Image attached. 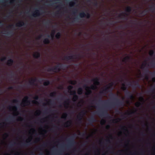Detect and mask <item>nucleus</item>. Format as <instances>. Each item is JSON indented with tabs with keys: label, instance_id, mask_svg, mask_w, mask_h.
Here are the masks:
<instances>
[{
	"label": "nucleus",
	"instance_id": "1",
	"mask_svg": "<svg viewBox=\"0 0 155 155\" xmlns=\"http://www.w3.org/2000/svg\"><path fill=\"white\" fill-rule=\"evenodd\" d=\"M118 95L112 93H111L109 95V97L114 99L115 101H110L102 100L101 99L98 100L100 103H103L104 105V107L102 108L101 110L96 111L94 113L101 117H110V116L108 113V110L114 108L115 107H118L124 105V104L123 101H120L117 97Z\"/></svg>",
	"mask_w": 155,
	"mask_h": 155
},
{
	"label": "nucleus",
	"instance_id": "2",
	"mask_svg": "<svg viewBox=\"0 0 155 155\" xmlns=\"http://www.w3.org/2000/svg\"><path fill=\"white\" fill-rule=\"evenodd\" d=\"M89 31V26H88V85L89 83V79L88 77H89V71H88V67L89 65L88 64V63L89 62V42L88 41V39H89V34L88 33V32ZM90 88H91V89L92 90H95L97 89V87L96 85H95L94 84H92L91 85L90 87L88 85V95L90 94V93L91 92V91L90 90Z\"/></svg>",
	"mask_w": 155,
	"mask_h": 155
},
{
	"label": "nucleus",
	"instance_id": "3",
	"mask_svg": "<svg viewBox=\"0 0 155 155\" xmlns=\"http://www.w3.org/2000/svg\"><path fill=\"white\" fill-rule=\"evenodd\" d=\"M64 66L61 64H59L58 65L54 67L48 68L47 70L48 72L53 71L56 73L60 71L61 69L64 70Z\"/></svg>",
	"mask_w": 155,
	"mask_h": 155
},
{
	"label": "nucleus",
	"instance_id": "4",
	"mask_svg": "<svg viewBox=\"0 0 155 155\" xmlns=\"http://www.w3.org/2000/svg\"><path fill=\"white\" fill-rule=\"evenodd\" d=\"M132 11V8L130 6H128L126 8L125 10V11L127 12H128L129 13L128 14L127 13H120L118 16V17L119 18H121L122 19H124L126 20H128V18L127 16H128L130 14V13Z\"/></svg>",
	"mask_w": 155,
	"mask_h": 155
},
{
	"label": "nucleus",
	"instance_id": "5",
	"mask_svg": "<svg viewBox=\"0 0 155 155\" xmlns=\"http://www.w3.org/2000/svg\"><path fill=\"white\" fill-rule=\"evenodd\" d=\"M121 89L123 91H126L125 92V95L128 98L131 100H133L134 99V97L132 93L127 90V87L126 86H122Z\"/></svg>",
	"mask_w": 155,
	"mask_h": 155
},
{
	"label": "nucleus",
	"instance_id": "6",
	"mask_svg": "<svg viewBox=\"0 0 155 155\" xmlns=\"http://www.w3.org/2000/svg\"><path fill=\"white\" fill-rule=\"evenodd\" d=\"M86 16V14L82 11L79 13L78 15L74 18V21L75 22H78L80 20V18H83Z\"/></svg>",
	"mask_w": 155,
	"mask_h": 155
},
{
	"label": "nucleus",
	"instance_id": "7",
	"mask_svg": "<svg viewBox=\"0 0 155 155\" xmlns=\"http://www.w3.org/2000/svg\"><path fill=\"white\" fill-rule=\"evenodd\" d=\"M76 134H74L73 136L69 138L67 140L68 143V146H72L74 145L75 144V141L74 138L76 136Z\"/></svg>",
	"mask_w": 155,
	"mask_h": 155
},
{
	"label": "nucleus",
	"instance_id": "8",
	"mask_svg": "<svg viewBox=\"0 0 155 155\" xmlns=\"http://www.w3.org/2000/svg\"><path fill=\"white\" fill-rule=\"evenodd\" d=\"M28 98L29 97L28 96H25L24 97L21 104L22 106H25L30 104V101L28 100Z\"/></svg>",
	"mask_w": 155,
	"mask_h": 155
},
{
	"label": "nucleus",
	"instance_id": "9",
	"mask_svg": "<svg viewBox=\"0 0 155 155\" xmlns=\"http://www.w3.org/2000/svg\"><path fill=\"white\" fill-rule=\"evenodd\" d=\"M133 82L135 84L134 85H132V82L131 81L127 82V85L132 86L133 87L134 89H136L137 87H141L140 85L139 84V81H133Z\"/></svg>",
	"mask_w": 155,
	"mask_h": 155
},
{
	"label": "nucleus",
	"instance_id": "10",
	"mask_svg": "<svg viewBox=\"0 0 155 155\" xmlns=\"http://www.w3.org/2000/svg\"><path fill=\"white\" fill-rule=\"evenodd\" d=\"M85 114V112L83 110L79 113L77 117V120L78 122H81L83 116Z\"/></svg>",
	"mask_w": 155,
	"mask_h": 155
},
{
	"label": "nucleus",
	"instance_id": "11",
	"mask_svg": "<svg viewBox=\"0 0 155 155\" xmlns=\"http://www.w3.org/2000/svg\"><path fill=\"white\" fill-rule=\"evenodd\" d=\"M92 81L93 82V84L97 87L100 84V78L98 77H96L92 80Z\"/></svg>",
	"mask_w": 155,
	"mask_h": 155
},
{
	"label": "nucleus",
	"instance_id": "12",
	"mask_svg": "<svg viewBox=\"0 0 155 155\" xmlns=\"http://www.w3.org/2000/svg\"><path fill=\"white\" fill-rule=\"evenodd\" d=\"M40 12L38 9H36L34 12L30 16L31 18H32V17H35L39 16L40 15Z\"/></svg>",
	"mask_w": 155,
	"mask_h": 155
},
{
	"label": "nucleus",
	"instance_id": "13",
	"mask_svg": "<svg viewBox=\"0 0 155 155\" xmlns=\"http://www.w3.org/2000/svg\"><path fill=\"white\" fill-rule=\"evenodd\" d=\"M93 38L94 41L95 43V46L94 48L95 49H96V46L101 43V41H100L99 38L97 37L95 35L94 36Z\"/></svg>",
	"mask_w": 155,
	"mask_h": 155
},
{
	"label": "nucleus",
	"instance_id": "14",
	"mask_svg": "<svg viewBox=\"0 0 155 155\" xmlns=\"http://www.w3.org/2000/svg\"><path fill=\"white\" fill-rule=\"evenodd\" d=\"M30 141L31 140L28 139L26 141L25 143H18V144L21 147H28L29 145V143L30 142Z\"/></svg>",
	"mask_w": 155,
	"mask_h": 155
},
{
	"label": "nucleus",
	"instance_id": "15",
	"mask_svg": "<svg viewBox=\"0 0 155 155\" xmlns=\"http://www.w3.org/2000/svg\"><path fill=\"white\" fill-rule=\"evenodd\" d=\"M89 108L88 107V122L90 121L92 123H94L97 121V120L94 117H91L89 119V118L88 114L89 112Z\"/></svg>",
	"mask_w": 155,
	"mask_h": 155
},
{
	"label": "nucleus",
	"instance_id": "16",
	"mask_svg": "<svg viewBox=\"0 0 155 155\" xmlns=\"http://www.w3.org/2000/svg\"><path fill=\"white\" fill-rule=\"evenodd\" d=\"M25 22L23 21H20L17 23L16 24V26L17 27H21L23 26H26Z\"/></svg>",
	"mask_w": 155,
	"mask_h": 155
},
{
	"label": "nucleus",
	"instance_id": "17",
	"mask_svg": "<svg viewBox=\"0 0 155 155\" xmlns=\"http://www.w3.org/2000/svg\"><path fill=\"white\" fill-rule=\"evenodd\" d=\"M72 124V121L71 120H68L64 123V126L65 127H70Z\"/></svg>",
	"mask_w": 155,
	"mask_h": 155
},
{
	"label": "nucleus",
	"instance_id": "18",
	"mask_svg": "<svg viewBox=\"0 0 155 155\" xmlns=\"http://www.w3.org/2000/svg\"><path fill=\"white\" fill-rule=\"evenodd\" d=\"M37 79L35 78L34 79H32L30 81H29V83L32 85H35V82H36L37 81Z\"/></svg>",
	"mask_w": 155,
	"mask_h": 155
},
{
	"label": "nucleus",
	"instance_id": "19",
	"mask_svg": "<svg viewBox=\"0 0 155 155\" xmlns=\"http://www.w3.org/2000/svg\"><path fill=\"white\" fill-rule=\"evenodd\" d=\"M14 61L12 59H10L8 60L7 62V65L8 66H12L13 65Z\"/></svg>",
	"mask_w": 155,
	"mask_h": 155
},
{
	"label": "nucleus",
	"instance_id": "20",
	"mask_svg": "<svg viewBox=\"0 0 155 155\" xmlns=\"http://www.w3.org/2000/svg\"><path fill=\"white\" fill-rule=\"evenodd\" d=\"M130 59V57L129 56H127L124 58L122 60V61L124 63H126L128 60Z\"/></svg>",
	"mask_w": 155,
	"mask_h": 155
},
{
	"label": "nucleus",
	"instance_id": "21",
	"mask_svg": "<svg viewBox=\"0 0 155 155\" xmlns=\"http://www.w3.org/2000/svg\"><path fill=\"white\" fill-rule=\"evenodd\" d=\"M40 54L39 52H35L33 55V56L35 58H38L40 57Z\"/></svg>",
	"mask_w": 155,
	"mask_h": 155
},
{
	"label": "nucleus",
	"instance_id": "22",
	"mask_svg": "<svg viewBox=\"0 0 155 155\" xmlns=\"http://www.w3.org/2000/svg\"><path fill=\"white\" fill-rule=\"evenodd\" d=\"M55 33V30H54L52 31L51 34V35H50L49 34H47V36L49 38H50L51 37L52 39H53L54 38Z\"/></svg>",
	"mask_w": 155,
	"mask_h": 155
},
{
	"label": "nucleus",
	"instance_id": "23",
	"mask_svg": "<svg viewBox=\"0 0 155 155\" xmlns=\"http://www.w3.org/2000/svg\"><path fill=\"white\" fill-rule=\"evenodd\" d=\"M3 34L6 35L8 37H9L12 36L13 35V32L12 30H11L8 31L6 33H3Z\"/></svg>",
	"mask_w": 155,
	"mask_h": 155
},
{
	"label": "nucleus",
	"instance_id": "24",
	"mask_svg": "<svg viewBox=\"0 0 155 155\" xmlns=\"http://www.w3.org/2000/svg\"><path fill=\"white\" fill-rule=\"evenodd\" d=\"M70 102L69 99L67 98L66 100L64 102V105L65 107L67 108L68 107Z\"/></svg>",
	"mask_w": 155,
	"mask_h": 155
},
{
	"label": "nucleus",
	"instance_id": "25",
	"mask_svg": "<svg viewBox=\"0 0 155 155\" xmlns=\"http://www.w3.org/2000/svg\"><path fill=\"white\" fill-rule=\"evenodd\" d=\"M148 73H150L152 75H154V73L152 72L151 71H150L148 69V68H147L145 69L144 70V72L143 73V74H148Z\"/></svg>",
	"mask_w": 155,
	"mask_h": 155
},
{
	"label": "nucleus",
	"instance_id": "26",
	"mask_svg": "<svg viewBox=\"0 0 155 155\" xmlns=\"http://www.w3.org/2000/svg\"><path fill=\"white\" fill-rule=\"evenodd\" d=\"M94 148L96 149V150L94 151L95 153V155H99V149L97 147V146H95L94 147Z\"/></svg>",
	"mask_w": 155,
	"mask_h": 155
},
{
	"label": "nucleus",
	"instance_id": "27",
	"mask_svg": "<svg viewBox=\"0 0 155 155\" xmlns=\"http://www.w3.org/2000/svg\"><path fill=\"white\" fill-rule=\"evenodd\" d=\"M83 92V89L81 87H80L77 90V93L78 94H81Z\"/></svg>",
	"mask_w": 155,
	"mask_h": 155
},
{
	"label": "nucleus",
	"instance_id": "28",
	"mask_svg": "<svg viewBox=\"0 0 155 155\" xmlns=\"http://www.w3.org/2000/svg\"><path fill=\"white\" fill-rule=\"evenodd\" d=\"M149 10L151 12H153L155 11V4L150 6Z\"/></svg>",
	"mask_w": 155,
	"mask_h": 155
},
{
	"label": "nucleus",
	"instance_id": "29",
	"mask_svg": "<svg viewBox=\"0 0 155 155\" xmlns=\"http://www.w3.org/2000/svg\"><path fill=\"white\" fill-rule=\"evenodd\" d=\"M72 57L70 56H66L64 57L63 60L68 61L69 60H72L71 57Z\"/></svg>",
	"mask_w": 155,
	"mask_h": 155
},
{
	"label": "nucleus",
	"instance_id": "30",
	"mask_svg": "<svg viewBox=\"0 0 155 155\" xmlns=\"http://www.w3.org/2000/svg\"><path fill=\"white\" fill-rule=\"evenodd\" d=\"M71 56L72 57H71L72 60L74 59H78L79 58V55L76 54L72 55H71Z\"/></svg>",
	"mask_w": 155,
	"mask_h": 155
},
{
	"label": "nucleus",
	"instance_id": "31",
	"mask_svg": "<svg viewBox=\"0 0 155 155\" xmlns=\"http://www.w3.org/2000/svg\"><path fill=\"white\" fill-rule=\"evenodd\" d=\"M129 26V25L127 24L125 25V27H124L123 25H120L117 28L119 29H125L126 28V27H128Z\"/></svg>",
	"mask_w": 155,
	"mask_h": 155
},
{
	"label": "nucleus",
	"instance_id": "32",
	"mask_svg": "<svg viewBox=\"0 0 155 155\" xmlns=\"http://www.w3.org/2000/svg\"><path fill=\"white\" fill-rule=\"evenodd\" d=\"M110 87L107 85L104 87V91H105V93H107L110 91Z\"/></svg>",
	"mask_w": 155,
	"mask_h": 155
},
{
	"label": "nucleus",
	"instance_id": "33",
	"mask_svg": "<svg viewBox=\"0 0 155 155\" xmlns=\"http://www.w3.org/2000/svg\"><path fill=\"white\" fill-rule=\"evenodd\" d=\"M93 5L95 8H97L98 6V3L97 1L96 0H94V2H92Z\"/></svg>",
	"mask_w": 155,
	"mask_h": 155
},
{
	"label": "nucleus",
	"instance_id": "34",
	"mask_svg": "<svg viewBox=\"0 0 155 155\" xmlns=\"http://www.w3.org/2000/svg\"><path fill=\"white\" fill-rule=\"evenodd\" d=\"M88 155H89V146L88 144L89 142V130L88 127Z\"/></svg>",
	"mask_w": 155,
	"mask_h": 155
},
{
	"label": "nucleus",
	"instance_id": "35",
	"mask_svg": "<svg viewBox=\"0 0 155 155\" xmlns=\"http://www.w3.org/2000/svg\"><path fill=\"white\" fill-rule=\"evenodd\" d=\"M14 118V117L11 116H9L8 118L6 120L8 122H11L13 121V119Z\"/></svg>",
	"mask_w": 155,
	"mask_h": 155
},
{
	"label": "nucleus",
	"instance_id": "36",
	"mask_svg": "<svg viewBox=\"0 0 155 155\" xmlns=\"http://www.w3.org/2000/svg\"><path fill=\"white\" fill-rule=\"evenodd\" d=\"M147 65L148 66H149V64L146 61H145V63L142 64L141 68L142 69H144V68L146 66V65Z\"/></svg>",
	"mask_w": 155,
	"mask_h": 155
},
{
	"label": "nucleus",
	"instance_id": "37",
	"mask_svg": "<svg viewBox=\"0 0 155 155\" xmlns=\"http://www.w3.org/2000/svg\"><path fill=\"white\" fill-rule=\"evenodd\" d=\"M50 42V40L48 38H45L43 40V43L45 44H49Z\"/></svg>",
	"mask_w": 155,
	"mask_h": 155
},
{
	"label": "nucleus",
	"instance_id": "38",
	"mask_svg": "<svg viewBox=\"0 0 155 155\" xmlns=\"http://www.w3.org/2000/svg\"><path fill=\"white\" fill-rule=\"evenodd\" d=\"M147 12H148L147 10H143V11L142 12H141L140 13V14L141 15V16H144L146 15V14Z\"/></svg>",
	"mask_w": 155,
	"mask_h": 155
},
{
	"label": "nucleus",
	"instance_id": "39",
	"mask_svg": "<svg viewBox=\"0 0 155 155\" xmlns=\"http://www.w3.org/2000/svg\"><path fill=\"white\" fill-rule=\"evenodd\" d=\"M84 86L85 90V95L86 98L87 97V84L86 83V84Z\"/></svg>",
	"mask_w": 155,
	"mask_h": 155
},
{
	"label": "nucleus",
	"instance_id": "40",
	"mask_svg": "<svg viewBox=\"0 0 155 155\" xmlns=\"http://www.w3.org/2000/svg\"><path fill=\"white\" fill-rule=\"evenodd\" d=\"M155 92V87H153L147 91V92L149 93H154Z\"/></svg>",
	"mask_w": 155,
	"mask_h": 155
},
{
	"label": "nucleus",
	"instance_id": "41",
	"mask_svg": "<svg viewBox=\"0 0 155 155\" xmlns=\"http://www.w3.org/2000/svg\"><path fill=\"white\" fill-rule=\"evenodd\" d=\"M69 83L72 85H74L77 84V81L76 80H71L69 81Z\"/></svg>",
	"mask_w": 155,
	"mask_h": 155
},
{
	"label": "nucleus",
	"instance_id": "42",
	"mask_svg": "<svg viewBox=\"0 0 155 155\" xmlns=\"http://www.w3.org/2000/svg\"><path fill=\"white\" fill-rule=\"evenodd\" d=\"M121 119L119 118H117L115 119H113L112 120V122L113 123H117L119 121L121 120Z\"/></svg>",
	"mask_w": 155,
	"mask_h": 155
},
{
	"label": "nucleus",
	"instance_id": "43",
	"mask_svg": "<svg viewBox=\"0 0 155 155\" xmlns=\"http://www.w3.org/2000/svg\"><path fill=\"white\" fill-rule=\"evenodd\" d=\"M61 36V33L60 32H58L55 35V38L57 39H59Z\"/></svg>",
	"mask_w": 155,
	"mask_h": 155
},
{
	"label": "nucleus",
	"instance_id": "44",
	"mask_svg": "<svg viewBox=\"0 0 155 155\" xmlns=\"http://www.w3.org/2000/svg\"><path fill=\"white\" fill-rule=\"evenodd\" d=\"M78 97L77 95L74 96V97L72 98V101L74 102L76 101L78 99Z\"/></svg>",
	"mask_w": 155,
	"mask_h": 155
},
{
	"label": "nucleus",
	"instance_id": "45",
	"mask_svg": "<svg viewBox=\"0 0 155 155\" xmlns=\"http://www.w3.org/2000/svg\"><path fill=\"white\" fill-rule=\"evenodd\" d=\"M76 0H74V1L71 2L69 3V6L70 7H73L76 4V3L74 1H75Z\"/></svg>",
	"mask_w": 155,
	"mask_h": 155
},
{
	"label": "nucleus",
	"instance_id": "46",
	"mask_svg": "<svg viewBox=\"0 0 155 155\" xmlns=\"http://www.w3.org/2000/svg\"><path fill=\"white\" fill-rule=\"evenodd\" d=\"M50 81L49 80H47L46 81L43 83V85L45 86H48L50 84Z\"/></svg>",
	"mask_w": 155,
	"mask_h": 155
},
{
	"label": "nucleus",
	"instance_id": "47",
	"mask_svg": "<svg viewBox=\"0 0 155 155\" xmlns=\"http://www.w3.org/2000/svg\"><path fill=\"white\" fill-rule=\"evenodd\" d=\"M46 146V143H44L43 144H42L41 145V146H38L35 149L36 150H39L40 149L41 147H45Z\"/></svg>",
	"mask_w": 155,
	"mask_h": 155
},
{
	"label": "nucleus",
	"instance_id": "48",
	"mask_svg": "<svg viewBox=\"0 0 155 155\" xmlns=\"http://www.w3.org/2000/svg\"><path fill=\"white\" fill-rule=\"evenodd\" d=\"M114 84V83L113 82H111L110 83H109L107 85L108 86L110 87V89H112L113 87Z\"/></svg>",
	"mask_w": 155,
	"mask_h": 155
},
{
	"label": "nucleus",
	"instance_id": "49",
	"mask_svg": "<svg viewBox=\"0 0 155 155\" xmlns=\"http://www.w3.org/2000/svg\"><path fill=\"white\" fill-rule=\"evenodd\" d=\"M56 93L55 92H53L51 93L50 94V96L51 97H54L56 96Z\"/></svg>",
	"mask_w": 155,
	"mask_h": 155
},
{
	"label": "nucleus",
	"instance_id": "50",
	"mask_svg": "<svg viewBox=\"0 0 155 155\" xmlns=\"http://www.w3.org/2000/svg\"><path fill=\"white\" fill-rule=\"evenodd\" d=\"M121 129L122 130H124L126 131L127 133L128 132V130L127 129V128L125 126H122L121 127Z\"/></svg>",
	"mask_w": 155,
	"mask_h": 155
},
{
	"label": "nucleus",
	"instance_id": "51",
	"mask_svg": "<svg viewBox=\"0 0 155 155\" xmlns=\"http://www.w3.org/2000/svg\"><path fill=\"white\" fill-rule=\"evenodd\" d=\"M67 116H68L67 114L66 113H64L63 114V115L61 117V118H63V119H66Z\"/></svg>",
	"mask_w": 155,
	"mask_h": 155
},
{
	"label": "nucleus",
	"instance_id": "52",
	"mask_svg": "<svg viewBox=\"0 0 155 155\" xmlns=\"http://www.w3.org/2000/svg\"><path fill=\"white\" fill-rule=\"evenodd\" d=\"M144 75H142V76L143 77H144L145 79L148 80L149 79V76L148 74H143Z\"/></svg>",
	"mask_w": 155,
	"mask_h": 155
},
{
	"label": "nucleus",
	"instance_id": "53",
	"mask_svg": "<svg viewBox=\"0 0 155 155\" xmlns=\"http://www.w3.org/2000/svg\"><path fill=\"white\" fill-rule=\"evenodd\" d=\"M14 25H9L7 27V28L8 29H10L12 30L14 28Z\"/></svg>",
	"mask_w": 155,
	"mask_h": 155
},
{
	"label": "nucleus",
	"instance_id": "54",
	"mask_svg": "<svg viewBox=\"0 0 155 155\" xmlns=\"http://www.w3.org/2000/svg\"><path fill=\"white\" fill-rule=\"evenodd\" d=\"M106 122V120H105L102 119L101 121L100 124L101 125H103L105 124Z\"/></svg>",
	"mask_w": 155,
	"mask_h": 155
},
{
	"label": "nucleus",
	"instance_id": "55",
	"mask_svg": "<svg viewBox=\"0 0 155 155\" xmlns=\"http://www.w3.org/2000/svg\"><path fill=\"white\" fill-rule=\"evenodd\" d=\"M141 104L140 102H137L135 104V106L137 107H139L140 106H141Z\"/></svg>",
	"mask_w": 155,
	"mask_h": 155
},
{
	"label": "nucleus",
	"instance_id": "56",
	"mask_svg": "<svg viewBox=\"0 0 155 155\" xmlns=\"http://www.w3.org/2000/svg\"><path fill=\"white\" fill-rule=\"evenodd\" d=\"M5 124V122L3 123H0V129L3 128L4 127V124Z\"/></svg>",
	"mask_w": 155,
	"mask_h": 155
},
{
	"label": "nucleus",
	"instance_id": "57",
	"mask_svg": "<svg viewBox=\"0 0 155 155\" xmlns=\"http://www.w3.org/2000/svg\"><path fill=\"white\" fill-rule=\"evenodd\" d=\"M60 11H58L56 12H55L54 14V15L55 16H58V15H59L60 14Z\"/></svg>",
	"mask_w": 155,
	"mask_h": 155
},
{
	"label": "nucleus",
	"instance_id": "58",
	"mask_svg": "<svg viewBox=\"0 0 155 155\" xmlns=\"http://www.w3.org/2000/svg\"><path fill=\"white\" fill-rule=\"evenodd\" d=\"M154 54V51L153 50H150L149 52V54L151 56H152Z\"/></svg>",
	"mask_w": 155,
	"mask_h": 155
},
{
	"label": "nucleus",
	"instance_id": "59",
	"mask_svg": "<svg viewBox=\"0 0 155 155\" xmlns=\"http://www.w3.org/2000/svg\"><path fill=\"white\" fill-rule=\"evenodd\" d=\"M78 10L76 8H74L72 10V13L74 15L77 13Z\"/></svg>",
	"mask_w": 155,
	"mask_h": 155
},
{
	"label": "nucleus",
	"instance_id": "60",
	"mask_svg": "<svg viewBox=\"0 0 155 155\" xmlns=\"http://www.w3.org/2000/svg\"><path fill=\"white\" fill-rule=\"evenodd\" d=\"M71 95H73L74 96L75 95H76V93L75 91H71Z\"/></svg>",
	"mask_w": 155,
	"mask_h": 155
},
{
	"label": "nucleus",
	"instance_id": "61",
	"mask_svg": "<svg viewBox=\"0 0 155 155\" xmlns=\"http://www.w3.org/2000/svg\"><path fill=\"white\" fill-rule=\"evenodd\" d=\"M73 88V87L71 85H69L68 87V89L69 91H70L71 92V90Z\"/></svg>",
	"mask_w": 155,
	"mask_h": 155
},
{
	"label": "nucleus",
	"instance_id": "62",
	"mask_svg": "<svg viewBox=\"0 0 155 155\" xmlns=\"http://www.w3.org/2000/svg\"><path fill=\"white\" fill-rule=\"evenodd\" d=\"M50 23L51 21L49 20H48L47 21L45 22V24L46 25H48Z\"/></svg>",
	"mask_w": 155,
	"mask_h": 155
},
{
	"label": "nucleus",
	"instance_id": "63",
	"mask_svg": "<svg viewBox=\"0 0 155 155\" xmlns=\"http://www.w3.org/2000/svg\"><path fill=\"white\" fill-rule=\"evenodd\" d=\"M6 59H7L6 57L4 56L3 58H1L0 59V61H3L5 60Z\"/></svg>",
	"mask_w": 155,
	"mask_h": 155
},
{
	"label": "nucleus",
	"instance_id": "64",
	"mask_svg": "<svg viewBox=\"0 0 155 155\" xmlns=\"http://www.w3.org/2000/svg\"><path fill=\"white\" fill-rule=\"evenodd\" d=\"M130 114V113H126L122 114L121 115V117H124V115H129Z\"/></svg>",
	"mask_w": 155,
	"mask_h": 155
}]
</instances>
